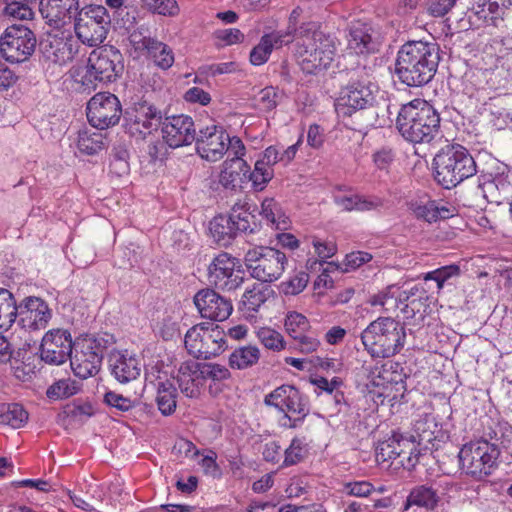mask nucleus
I'll return each mask as SVG.
<instances>
[{
	"mask_svg": "<svg viewBox=\"0 0 512 512\" xmlns=\"http://www.w3.org/2000/svg\"><path fill=\"white\" fill-rule=\"evenodd\" d=\"M439 62L440 49L437 43L407 41L397 52L394 76L407 87H423L433 80Z\"/></svg>",
	"mask_w": 512,
	"mask_h": 512,
	"instance_id": "nucleus-1",
	"label": "nucleus"
},
{
	"mask_svg": "<svg viewBox=\"0 0 512 512\" xmlns=\"http://www.w3.org/2000/svg\"><path fill=\"white\" fill-rule=\"evenodd\" d=\"M440 115L427 101L414 99L398 111L396 128L414 144L430 143L440 134Z\"/></svg>",
	"mask_w": 512,
	"mask_h": 512,
	"instance_id": "nucleus-2",
	"label": "nucleus"
},
{
	"mask_svg": "<svg viewBox=\"0 0 512 512\" xmlns=\"http://www.w3.org/2000/svg\"><path fill=\"white\" fill-rule=\"evenodd\" d=\"M434 179L444 189H452L480 173L469 150L460 144H447L433 158Z\"/></svg>",
	"mask_w": 512,
	"mask_h": 512,
	"instance_id": "nucleus-3",
	"label": "nucleus"
},
{
	"mask_svg": "<svg viewBox=\"0 0 512 512\" xmlns=\"http://www.w3.org/2000/svg\"><path fill=\"white\" fill-rule=\"evenodd\" d=\"M124 71V58L119 49L104 45L94 49L87 60L83 72L78 71L74 77L84 91H95L98 84L113 83Z\"/></svg>",
	"mask_w": 512,
	"mask_h": 512,
	"instance_id": "nucleus-4",
	"label": "nucleus"
},
{
	"mask_svg": "<svg viewBox=\"0 0 512 512\" xmlns=\"http://www.w3.org/2000/svg\"><path fill=\"white\" fill-rule=\"evenodd\" d=\"M348 75V82L342 86L335 103L337 113L344 116L372 107L379 90L371 67L358 64Z\"/></svg>",
	"mask_w": 512,
	"mask_h": 512,
	"instance_id": "nucleus-5",
	"label": "nucleus"
},
{
	"mask_svg": "<svg viewBox=\"0 0 512 512\" xmlns=\"http://www.w3.org/2000/svg\"><path fill=\"white\" fill-rule=\"evenodd\" d=\"M405 328L391 317H379L361 333V341L367 352L375 358H389L403 348Z\"/></svg>",
	"mask_w": 512,
	"mask_h": 512,
	"instance_id": "nucleus-6",
	"label": "nucleus"
},
{
	"mask_svg": "<svg viewBox=\"0 0 512 512\" xmlns=\"http://www.w3.org/2000/svg\"><path fill=\"white\" fill-rule=\"evenodd\" d=\"M261 228L247 201L236 202L227 215H217L209 223L214 242L227 247L241 234H254Z\"/></svg>",
	"mask_w": 512,
	"mask_h": 512,
	"instance_id": "nucleus-7",
	"label": "nucleus"
},
{
	"mask_svg": "<svg viewBox=\"0 0 512 512\" xmlns=\"http://www.w3.org/2000/svg\"><path fill=\"white\" fill-rule=\"evenodd\" d=\"M501 449L498 443L479 438L463 445L458 457L467 475L484 480L497 468Z\"/></svg>",
	"mask_w": 512,
	"mask_h": 512,
	"instance_id": "nucleus-8",
	"label": "nucleus"
},
{
	"mask_svg": "<svg viewBox=\"0 0 512 512\" xmlns=\"http://www.w3.org/2000/svg\"><path fill=\"white\" fill-rule=\"evenodd\" d=\"M73 21L77 38L83 44L95 47L106 39L111 16L103 5L90 4L79 9Z\"/></svg>",
	"mask_w": 512,
	"mask_h": 512,
	"instance_id": "nucleus-9",
	"label": "nucleus"
},
{
	"mask_svg": "<svg viewBox=\"0 0 512 512\" xmlns=\"http://www.w3.org/2000/svg\"><path fill=\"white\" fill-rule=\"evenodd\" d=\"M185 348L198 359H210L227 348L226 335L218 325L202 322L191 327L185 334Z\"/></svg>",
	"mask_w": 512,
	"mask_h": 512,
	"instance_id": "nucleus-10",
	"label": "nucleus"
},
{
	"mask_svg": "<svg viewBox=\"0 0 512 512\" xmlns=\"http://www.w3.org/2000/svg\"><path fill=\"white\" fill-rule=\"evenodd\" d=\"M244 260L250 275L263 283L278 280L287 264L285 253L268 246H255L249 249Z\"/></svg>",
	"mask_w": 512,
	"mask_h": 512,
	"instance_id": "nucleus-11",
	"label": "nucleus"
},
{
	"mask_svg": "<svg viewBox=\"0 0 512 512\" xmlns=\"http://www.w3.org/2000/svg\"><path fill=\"white\" fill-rule=\"evenodd\" d=\"M478 188L490 203L509 202L512 199V169L495 161L489 169L480 170Z\"/></svg>",
	"mask_w": 512,
	"mask_h": 512,
	"instance_id": "nucleus-12",
	"label": "nucleus"
},
{
	"mask_svg": "<svg viewBox=\"0 0 512 512\" xmlns=\"http://www.w3.org/2000/svg\"><path fill=\"white\" fill-rule=\"evenodd\" d=\"M36 43L35 33L30 28L11 25L0 37V53L10 63H23L35 52Z\"/></svg>",
	"mask_w": 512,
	"mask_h": 512,
	"instance_id": "nucleus-13",
	"label": "nucleus"
},
{
	"mask_svg": "<svg viewBox=\"0 0 512 512\" xmlns=\"http://www.w3.org/2000/svg\"><path fill=\"white\" fill-rule=\"evenodd\" d=\"M336 38L328 34L316 42L301 45L297 50L299 65L306 74L316 75L330 67L337 52Z\"/></svg>",
	"mask_w": 512,
	"mask_h": 512,
	"instance_id": "nucleus-14",
	"label": "nucleus"
},
{
	"mask_svg": "<svg viewBox=\"0 0 512 512\" xmlns=\"http://www.w3.org/2000/svg\"><path fill=\"white\" fill-rule=\"evenodd\" d=\"M122 115V106L118 97L110 92L95 94L87 103L89 123L100 130L118 124Z\"/></svg>",
	"mask_w": 512,
	"mask_h": 512,
	"instance_id": "nucleus-15",
	"label": "nucleus"
},
{
	"mask_svg": "<svg viewBox=\"0 0 512 512\" xmlns=\"http://www.w3.org/2000/svg\"><path fill=\"white\" fill-rule=\"evenodd\" d=\"M238 260L228 253L217 255L208 267L210 284L222 291H233L239 288L243 281V271L236 269Z\"/></svg>",
	"mask_w": 512,
	"mask_h": 512,
	"instance_id": "nucleus-16",
	"label": "nucleus"
},
{
	"mask_svg": "<svg viewBox=\"0 0 512 512\" xmlns=\"http://www.w3.org/2000/svg\"><path fill=\"white\" fill-rule=\"evenodd\" d=\"M124 119L127 133L143 139L161 126L162 114L155 106L144 101L126 111Z\"/></svg>",
	"mask_w": 512,
	"mask_h": 512,
	"instance_id": "nucleus-17",
	"label": "nucleus"
},
{
	"mask_svg": "<svg viewBox=\"0 0 512 512\" xmlns=\"http://www.w3.org/2000/svg\"><path fill=\"white\" fill-rule=\"evenodd\" d=\"M264 404L274 407L279 412L308 416L310 402L308 397L294 385L283 384L264 397Z\"/></svg>",
	"mask_w": 512,
	"mask_h": 512,
	"instance_id": "nucleus-18",
	"label": "nucleus"
},
{
	"mask_svg": "<svg viewBox=\"0 0 512 512\" xmlns=\"http://www.w3.org/2000/svg\"><path fill=\"white\" fill-rule=\"evenodd\" d=\"M16 324L25 331H38L46 328L52 318V310L40 297L28 296L16 305Z\"/></svg>",
	"mask_w": 512,
	"mask_h": 512,
	"instance_id": "nucleus-19",
	"label": "nucleus"
},
{
	"mask_svg": "<svg viewBox=\"0 0 512 512\" xmlns=\"http://www.w3.org/2000/svg\"><path fill=\"white\" fill-rule=\"evenodd\" d=\"M194 142L196 151L202 159L215 162L227 152L229 134L223 126L213 124L199 128Z\"/></svg>",
	"mask_w": 512,
	"mask_h": 512,
	"instance_id": "nucleus-20",
	"label": "nucleus"
},
{
	"mask_svg": "<svg viewBox=\"0 0 512 512\" xmlns=\"http://www.w3.org/2000/svg\"><path fill=\"white\" fill-rule=\"evenodd\" d=\"M74 342L68 330L53 329L48 331L40 346L41 359L51 365H60L72 357Z\"/></svg>",
	"mask_w": 512,
	"mask_h": 512,
	"instance_id": "nucleus-21",
	"label": "nucleus"
},
{
	"mask_svg": "<svg viewBox=\"0 0 512 512\" xmlns=\"http://www.w3.org/2000/svg\"><path fill=\"white\" fill-rule=\"evenodd\" d=\"M347 48L357 55H369L379 51L381 37L370 22L352 21L347 28Z\"/></svg>",
	"mask_w": 512,
	"mask_h": 512,
	"instance_id": "nucleus-22",
	"label": "nucleus"
},
{
	"mask_svg": "<svg viewBox=\"0 0 512 512\" xmlns=\"http://www.w3.org/2000/svg\"><path fill=\"white\" fill-rule=\"evenodd\" d=\"M161 131L164 143L171 148L192 144L196 139V128L192 117L184 114L162 119Z\"/></svg>",
	"mask_w": 512,
	"mask_h": 512,
	"instance_id": "nucleus-23",
	"label": "nucleus"
},
{
	"mask_svg": "<svg viewBox=\"0 0 512 512\" xmlns=\"http://www.w3.org/2000/svg\"><path fill=\"white\" fill-rule=\"evenodd\" d=\"M193 302L200 316L211 321L222 322L233 312V304L211 288L199 290L193 297Z\"/></svg>",
	"mask_w": 512,
	"mask_h": 512,
	"instance_id": "nucleus-24",
	"label": "nucleus"
},
{
	"mask_svg": "<svg viewBox=\"0 0 512 512\" xmlns=\"http://www.w3.org/2000/svg\"><path fill=\"white\" fill-rule=\"evenodd\" d=\"M102 360V354L95 352L93 346H89L81 338L74 342L70 363L77 377L87 379L96 375L100 370Z\"/></svg>",
	"mask_w": 512,
	"mask_h": 512,
	"instance_id": "nucleus-25",
	"label": "nucleus"
},
{
	"mask_svg": "<svg viewBox=\"0 0 512 512\" xmlns=\"http://www.w3.org/2000/svg\"><path fill=\"white\" fill-rule=\"evenodd\" d=\"M108 363L111 375L121 384L134 381L141 374V360L128 350H113Z\"/></svg>",
	"mask_w": 512,
	"mask_h": 512,
	"instance_id": "nucleus-26",
	"label": "nucleus"
},
{
	"mask_svg": "<svg viewBox=\"0 0 512 512\" xmlns=\"http://www.w3.org/2000/svg\"><path fill=\"white\" fill-rule=\"evenodd\" d=\"M79 9V0H40L39 3L42 17L54 28L71 23Z\"/></svg>",
	"mask_w": 512,
	"mask_h": 512,
	"instance_id": "nucleus-27",
	"label": "nucleus"
},
{
	"mask_svg": "<svg viewBox=\"0 0 512 512\" xmlns=\"http://www.w3.org/2000/svg\"><path fill=\"white\" fill-rule=\"evenodd\" d=\"M130 42L136 50H146L148 56L159 68L166 70L173 65L174 54L167 44L136 32L130 35Z\"/></svg>",
	"mask_w": 512,
	"mask_h": 512,
	"instance_id": "nucleus-28",
	"label": "nucleus"
},
{
	"mask_svg": "<svg viewBox=\"0 0 512 512\" xmlns=\"http://www.w3.org/2000/svg\"><path fill=\"white\" fill-rule=\"evenodd\" d=\"M391 443H395L400 447L397 465L408 471L412 470L419 461L423 449L422 446L418 445V442L411 434L400 431H392Z\"/></svg>",
	"mask_w": 512,
	"mask_h": 512,
	"instance_id": "nucleus-29",
	"label": "nucleus"
},
{
	"mask_svg": "<svg viewBox=\"0 0 512 512\" xmlns=\"http://www.w3.org/2000/svg\"><path fill=\"white\" fill-rule=\"evenodd\" d=\"M177 382L181 392L188 398H198L204 385L198 362L189 360L183 362L177 373Z\"/></svg>",
	"mask_w": 512,
	"mask_h": 512,
	"instance_id": "nucleus-30",
	"label": "nucleus"
},
{
	"mask_svg": "<svg viewBox=\"0 0 512 512\" xmlns=\"http://www.w3.org/2000/svg\"><path fill=\"white\" fill-rule=\"evenodd\" d=\"M43 57L54 64L65 65L74 57L72 44L63 38L54 37L42 44Z\"/></svg>",
	"mask_w": 512,
	"mask_h": 512,
	"instance_id": "nucleus-31",
	"label": "nucleus"
},
{
	"mask_svg": "<svg viewBox=\"0 0 512 512\" xmlns=\"http://www.w3.org/2000/svg\"><path fill=\"white\" fill-rule=\"evenodd\" d=\"M272 294L273 290L270 287L262 283H255L250 289H246L242 295L240 309L248 317H253V314L259 310Z\"/></svg>",
	"mask_w": 512,
	"mask_h": 512,
	"instance_id": "nucleus-32",
	"label": "nucleus"
},
{
	"mask_svg": "<svg viewBox=\"0 0 512 512\" xmlns=\"http://www.w3.org/2000/svg\"><path fill=\"white\" fill-rule=\"evenodd\" d=\"M249 173V165L246 161H225L219 175V183L229 190H235L241 186Z\"/></svg>",
	"mask_w": 512,
	"mask_h": 512,
	"instance_id": "nucleus-33",
	"label": "nucleus"
},
{
	"mask_svg": "<svg viewBox=\"0 0 512 512\" xmlns=\"http://www.w3.org/2000/svg\"><path fill=\"white\" fill-rule=\"evenodd\" d=\"M440 501L438 491L428 485H418L411 489L405 504L407 509L410 506L434 510Z\"/></svg>",
	"mask_w": 512,
	"mask_h": 512,
	"instance_id": "nucleus-34",
	"label": "nucleus"
},
{
	"mask_svg": "<svg viewBox=\"0 0 512 512\" xmlns=\"http://www.w3.org/2000/svg\"><path fill=\"white\" fill-rule=\"evenodd\" d=\"M469 21L476 25L497 26L498 21L503 20V16L497 11L490 9L489 3L485 0H473L472 6L468 8Z\"/></svg>",
	"mask_w": 512,
	"mask_h": 512,
	"instance_id": "nucleus-35",
	"label": "nucleus"
},
{
	"mask_svg": "<svg viewBox=\"0 0 512 512\" xmlns=\"http://www.w3.org/2000/svg\"><path fill=\"white\" fill-rule=\"evenodd\" d=\"M177 397L178 392L173 382L169 380L158 382L156 403L162 415L170 416L175 412Z\"/></svg>",
	"mask_w": 512,
	"mask_h": 512,
	"instance_id": "nucleus-36",
	"label": "nucleus"
},
{
	"mask_svg": "<svg viewBox=\"0 0 512 512\" xmlns=\"http://www.w3.org/2000/svg\"><path fill=\"white\" fill-rule=\"evenodd\" d=\"M17 302L14 295L0 288V332L8 331L17 319Z\"/></svg>",
	"mask_w": 512,
	"mask_h": 512,
	"instance_id": "nucleus-37",
	"label": "nucleus"
},
{
	"mask_svg": "<svg viewBox=\"0 0 512 512\" xmlns=\"http://www.w3.org/2000/svg\"><path fill=\"white\" fill-rule=\"evenodd\" d=\"M28 421V412L18 403H0V424L14 429L23 427Z\"/></svg>",
	"mask_w": 512,
	"mask_h": 512,
	"instance_id": "nucleus-38",
	"label": "nucleus"
},
{
	"mask_svg": "<svg viewBox=\"0 0 512 512\" xmlns=\"http://www.w3.org/2000/svg\"><path fill=\"white\" fill-rule=\"evenodd\" d=\"M260 358L256 346H242L235 349L229 356V366L232 369L243 370L255 365Z\"/></svg>",
	"mask_w": 512,
	"mask_h": 512,
	"instance_id": "nucleus-39",
	"label": "nucleus"
},
{
	"mask_svg": "<svg viewBox=\"0 0 512 512\" xmlns=\"http://www.w3.org/2000/svg\"><path fill=\"white\" fill-rule=\"evenodd\" d=\"M77 147L83 154L95 155L104 149V137L102 133L99 132H90L88 130L80 131L78 134Z\"/></svg>",
	"mask_w": 512,
	"mask_h": 512,
	"instance_id": "nucleus-40",
	"label": "nucleus"
},
{
	"mask_svg": "<svg viewBox=\"0 0 512 512\" xmlns=\"http://www.w3.org/2000/svg\"><path fill=\"white\" fill-rule=\"evenodd\" d=\"M461 274L460 267L456 264L442 266L433 271L423 274L424 281H435L438 292L443 289L446 284H451V280L459 277Z\"/></svg>",
	"mask_w": 512,
	"mask_h": 512,
	"instance_id": "nucleus-41",
	"label": "nucleus"
},
{
	"mask_svg": "<svg viewBox=\"0 0 512 512\" xmlns=\"http://www.w3.org/2000/svg\"><path fill=\"white\" fill-rule=\"evenodd\" d=\"M79 389V382L71 378L60 379L47 389L46 395L53 400L64 399L75 395Z\"/></svg>",
	"mask_w": 512,
	"mask_h": 512,
	"instance_id": "nucleus-42",
	"label": "nucleus"
},
{
	"mask_svg": "<svg viewBox=\"0 0 512 512\" xmlns=\"http://www.w3.org/2000/svg\"><path fill=\"white\" fill-rule=\"evenodd\" d=\"M274 176L273 168L265 165L263 161L257 160L254 170L249 169L247 178L252 182V186L256 191H262Z\"/></svg>",
	"mask_w": 512,
	"mask_h": 512,
	"instance_id": "nucleus-43",
	"label": "nucleus"
},
{
	"mask_svg": "<svg viewBox=\"0 0 512 512\" xmlns=\"http://www.w3.org/2000/svg\"><path fill=\"white\" fill-rule=\"evenodd\" d=\"M284 326L288 335L292 338L300 337L302 333L308 332L311 328L306 316L296 311L288 312L285 317Z\"/></svg>",
	"mask_w": 512,
	"mask_h": 512,
	"instance_id": "nucleus-44",
	"label": "nucleus"
},
{
	"mask_svg": "<svg viewBox=\"0 0 512 512\" xmlns=\"http://www.w3.org/2000/svg\"><path fill=\"white\" fill-rule=\"evenodd\" d=\"M109 168L110 172L118 177L129 173V152L126 147H113Z\"/></svg>",
	"mask_w": 512,
	"mask_h": 512,
	"instance_id": "nucleus-45",
	"label": "nucleus"
},
{
	"mask_svg": "<svg viewBox=\"0 0 512 512\" xmlns=\"http://www.w3.org/2000/svg\"><path fill=\"white\" fill-rule=\"evenodd\" d=\"M198 369L200 371L203 383H205L206 380L221 382L231 377L229 369L226 366L217 363L198 362Z\"/></svg>",
	"mask_w": 512,
	"mask_h": 512,
	"instance_id": "nucleus-46",
	"label": "nucleus"
},
{
	"mask_svg": "<svg viewBox=\"0 0 512 512\" xmlns=\"http://www.w3.org/2000/svg\"><path fill=\"white\" fill-rule=\"evenodd\" d=\"M307 454L304 438L294 437L284 452L283 466H292L301 462Z\"/></svg>",
	"mask_w": 512,
	"mask_h": 512,
	"instance_id": "nucleus-47",
	"label": "nucleus"
},
{
	"mask_svg": "<svg viewBox=\"0 0 512 512\" xmlns=\"http://www.w3.org/2000/svg\"><path fill=\"white\" fill-rule=\"evenodd\" d=\"M329 33H325L321 30V24L316 21L303 22L296 29L295 38L303 41L302 45L316 42V38H323Z\"/></svg>",
	"mask_w": 512,
	"mask_h": 512,
	"instance_id": "nucleus-48",
	"label": "nucleus"
},
{
	"mask_svg": "<svg viewBox=\"0 0 512 512\" xmlns=\"http://www.w3.org/2000/svg\"><path fill=\"white\" fill-rule=\"evenodd\" d=\"M86 344L93 346V350L104 356L105 351L115 344L116 340L113 334L104 332L98 334H87L80 337Z\"/></svg>",
	"mask_w": 512,
	"mask_h": 512,
	"instance_id": "nucleus-49",
	"label": "nucleus"
},
{
	"mask_svg": "<svg viewBox=\"0 0 512 512\" xmlns=\"http://www.w3.org/2000/svg\"><path fill=\"white\" fill-rule=\"evenodd\" d=\"M257 336L267 349L280 351L285 348V341L282 334L272 328H261L257 332Z\"/></svg>",
	"mask_w": 512,
	"mask_h": 512,
	"instance_id": "nucleus-50",
	"label": "nucleus"
},
{
	"mask_svg": "<svg viewBox=\"0 0 512 512\" xmlns=\"http://www.w3.org/2000/svg\"><path fill=\"white\" fill-rule=\"evenodd\" d=\"M264 39L268 46H270L271 52L273 50L281 49L283 46H287L293 42L295 36L290 32L285 30H274L269 33L263 34Z\"/></svg>",
	"mask_w": 512,
	"mask_h": 512,
	"instance_id": "nucleus-51",
	"label": "nucleus"
},
{
	"mask_svg": "<svg viewBox=\"0 0 512 512\" xmlns=\"http://www.w3.org/2000/svg\"><path fill=\"white\" fill-rule=\"evenodd\" d=\"M278 94L273 87H265L254 98L255 106L264 112H269L276 108Z\"/></svg>",
	"mask_w": 512,
	"mask_h": 512,
	"instance_id": "nucleus-52",
	"label": "nucleus"
},
{
	"mask_svg": "<svg viewBox=\"0 0 512 512\" xmlns=\"http://www.w3.org/2000/svg\"><path fill=\"white\" fill-rule=\"evenodd\" d=\"M309 281V275L304 272H298L293 277H290L287 281L282 282L281 288L286 295H297L302 292Z\"/></svg>",
	"mask_w": 512,
	"mask_h": 512,
	"instance_id": "nucleus-53",
	"label": "nucleus"
},
{
	"mask_svg": "<svg viewBox=\"0 0 512 512\" xmlns=\"http://www.w3.org/2000/svg\"><path fill=\"white\" fill-rule=\"evenodd\" d=\"M392 434L385 440L380 441L376 446L375 455L376 460L379 463H384L387 461H399V454L395 452V447L393 446L395 443H391Z\"/></svg>",
	"mask_w": 512,
	"mask_h": 512,
	"instance_id": "nucleus-54",
	"label": "nucleus"
},
{
	"mask_svg": "<svg viewBox=\"0 0 512 512\" xmlns=\"http://www.w3.org/2000/svg\"><path fill=\"white\" fill-rule=\"evenodd\" d=\"M431 424H433L431 422ZM431 425L427 420H418L414 425V433L411 435L416 439L418 445L427 449L426 444L434 440V432L430 429Z\"/></svg>",
	"mask_w": 512,
	"mask_h": 512,
	"instance_id": "nucleus-55",
	"label": "nucleus"
},
{
	"mask_svg": "<svg viewBox=\"0 0 512 512\" xmlns=\"http://www.w3.org/2000/svg\"><path fill=\"white\" fill-rule=\"evenodd\" d=\"M103 401L112 408L121 412H127L135 406V402L128 397H124L114 391H108L104 394Z\"/></svg>",
	"mask_w": 512,
	"mask_h": 512,
	"instance_id": "nucleus-56",
	"label": "nucleus"
},
{
	"mask_svg": "<svg viewBox=\"0 0 512 512\" xmlns=\"http://www.w3.org/2000/svg\"><path fill=\"white\" fill-rule=\"evenodd\" d=\"M5 15L11 16L20 20H28L33 16L32 9L28 6L27 3L11 1L7 2L4 8Z\"/></svg>",
	"mask_w": 512,
	"mask_h": 512,
	"instance_id": "nucleus-57",
	"label": "nucleus"
},
{
	"mask_svg": "<svg viewBox=\"0 0 512 512\" xmlns=\"http://www.w3.org/2000/svg\"><path fill=\"white\" fill-rule=\"evenodd\" d=\"M271 53L270 46L267 45L262 35L259 43L250 52V62L254 66L263 65L269 60Z\"/></svg>",
	"mask_w": 512,
	"mask_h": 512,
	"instance_id": "nucleus-58",
	"label": "nucleus"
},
{
	"mask_svg": "<svg viewBox=\"0 0 512 512\" xmlns=\"http://www.w3.org/2000/svg\"><path fill=\"white\" fill-rule=\"evenodd\" d=\"M375 491V487L368 481L347 482L344 485V492L349 496L368 497Z\"/></svg>",
	"mask_w": 512,
	"mask_h": 512,
	"instance_id": "nucleus-59",
	"label": "nucleus"
},
{
	"mask_svg": "<svg viewBox=\"0 0 512 512\" xmlns=\"http://www.w3.org/2000/svg\"><path fill=\"white\" fill-rule=\"evenodd\" d=\"M296 341L297 348L302 353H312L316 351L320 345L317 335L309 329L308 332L302 333L300 337L293 338Z\"/></svg>",
	"mask_w": 512,
	"mask_h": 512,
	"instance_id": "nucleus-60",
	"label": "nucleus"
},
{
	"mask_svg": "<svg viewBox=\"0 0 512 512\" xmlns=\"http://www.w3.org/2000/svg\"><path fill=\"white\" fill-rule=\"evenodd\" d=\"M398 290L399 288H397L395 285L387 286L382 291L371 295L367 302L373 307H385L391 300H394V304H396L395 293Z\"/></svg>",
	"mask_w": 512,
	"mask_h": 512,
	"instance_id": "nucleus-61",
	"label": "nucleus"
},
{
	"mask_svg": "<svg viewBox=\"0 0 512 512\" xmlns=\"http://www.w3.org/2000/svg\"><path fill=\"white\" fill-rule=\"evenodd\" d=\"M373 256L365 251H353L346 255L344 259L345 272L356 270L365 263L372 260Z\"/></svg>",
	"mask_w": 512,
	"mask_h": 512,
	"instance_id": "nucleus-62",
	"label": "nucleus"
},
{
	"mask_svg": "<svg viewBox=\"0 0 512 512\" xmlns=\"http://www.w3.org/2000/svg\"><path fill=\"white\" fill-rule=\"evenodd\" d=\"M384 206V199L377 195L359 194L357 212L378 211Z\"/></svg>",
	"mask_w": 512,
	"mask_h": 512,
	"instance_id": "nucleus-63",
	"label": "nucleus"
},
{
	"mask_svg": "<svg viewBox=\"0 0 512 512\" xmlns=\"http://www.w3.org/2000/svg\"><path fill=\"white\" fill-rule=\"evenodd\" d=\"M215 37L225 45L242 43L245 39L244 34L237 28L219 29L215 31Z\"/></svg>",
	"mask_w": 512,
	"mask_h": 512,
	"instance_id": "nucleus-64",
	"label": "nucleus"
}]
</instances>
